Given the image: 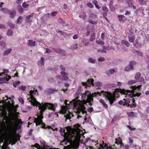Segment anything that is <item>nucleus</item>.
Here are the masks:
<instances>
[{
	"label": "nucleus",
	"mask_w": 149,
	"mask_h": 149,
	"mask_svg": "<svg viewBox=\"0 0 149 149\" xmlns=\"http://www.w3.org/2000/svg\"><path fill=\"white\" fill-rule=\"evenodd\" d=\"M141 85H139L137 86H132L131 87L132 90L131 91L125 90L124 89H120V92L115 91L113 93L102 91H101L100 92H97L92 94L90 91H86L85 93L87 97V100L89 103L93 101V97L95 96L97 97V95L100 96H102L106 100H108L110 104L111 105L115 101V98L118 97L120 96V93L124 95L125 97H134L139 96L141 95V93H136L134 94V93L139 91L141 89Z\"/></svg>",
	"instance_id": "f257e3e1"
},
{
	"label": "nucleus",
	"mask_w": 149,
	"mask_h": 149,
	"mask_svg": "<svg viewBox=\"0 0 149 149\" xmlns=\"http://www.w3.org/2000/svg\"><path fill=\"white\" fill-rule=\"evenodd\" d=\"M34 91L37 92V89L35 90V88H34L33 91L31 90L30 91L29 93L27 95V100L33 106L38 107L39 109L40 110L39 113L37 115V118H35L34 120V122L36 123V125L37 126L39 125L43 124V123L42 120V119L43 118V112L46 109L47 107L49 109L54 111L57 105L55 106L53 104L47 103H42V104L38 102L33 97V95L36 94L34 93Z\"/></svg>",
	"instance_id": "f03ea898"
},
{
	"label": "nucleus",
	"mask_w": 149,
	"mask_h": 149,
	"mask_svg": "<svg viewBox=\"0 0 149 149\" xmlns=\"http://www.w3.org/2000/svg\"><path fill=\"white\" fill-rule=\"evenodd\" d=\"M66 132H65V129L61 128L59 131L61 135L64 137L67 142H69L70 141L76 142L80 140L81 135L80 129L77 127L72 129L68 127L66 128Z\"/></svg>",
	"instance_id": "7ed1b4c3"
},
{
	"label": "nucleus",
	"mask_w": 149,
	"mask_h": 149,
	"mask_svg": "<svg viewBox=\"0 0 149 149\" xmlns=\"http://www.w3.org/2000/svg\"><path fill=\"white\" fill-rule=\"evenodd\" d=\"M17 141V139L13 131H9L6 135L0 133V149H10L8 144H15Z\"/></svg>",
	"instance_id": "20e7f679"
},
{
	"label": "nucleus",
	"mask_w": 149,
	"mask_h": 149,
	"mask_svg": "<svg viewBox=\"0 0 149 149\" xmlns=\"http://www.w3.org/2000/svg\"><path fill=\"white\" fill-rule=\"evenodd\" d=\"M81 99L83 100L80 101L79 100H73L70 102V104L74 106V109L75 112L78 114L77 118L81 117L82 115H86V111L85 110V108L84 105L86 104V101L84 100L86 97L85 93H81L80 95Z\"/></svg>",
	"instance_id": "39448f33"
},
{
	"label": "nucleus",
	"mask_w": 149,
	"mask_h": 149,
	"mask_svg": "<svg viewBox=\"0 0 149 149\" xmlns=\"http://www.w3.org/2000/svg\"><path fill=\"white\" fill-rule=\"evenodd\" d=\"M62 107L63 113H66L64 115V119L65 120V121H66V120H69L70 121V119L71 118V117L74 116V115L72 112H70L69 111H68V112L67 113L65 109L66 107L65 106H62Z\"/></svg>",
	"instance_id": "423d86ee"
},
{
	"label": "nucleus",
	"mask_w": 149,
	"mask_h": 149,
	"mask_svg": "<svg viewBox=\"0 0 149 149\" xmlns=\"http://www.w3.org/2000/svg\"><path fill=\"white\" fill-rule=\"evenodd\" d=\"M134 78L136 80L139 82L142 81H144V79L143 77H141V74L139 72L136 73L135 75Z\"/></svg>",
	"instance_id": "0eeeda50"
},
{
	"label": "nucleus",
	"mask_w": 149,
	"mask_h": 149,
	"mask_svg": "<svg viewBox=\"0 0 149 149\" xmlns=\"http://www.w3.org/2000/svg\"><path fill=\"white\" fill-rule=\"evenodd\" d=\"M93 81L94 80L93 79H88L86 82H82V84L84 86L90 87L92 85H93V84H94L93 83Z\"/></svg>",
	"instance_id": "6e6552de"
},
{
	"label": "nucleus",
	"mask_w": 149,
	"mask_h": 149,
	"mask_svg": "<svg viewBox=\"0 0 149 149\" xmlns=\"http://www.w3.org/2000/svg\"><path fill=\"white\" fill-rule=\"evenodd\" d=\"M102 144H100V146L103 149H114V146H113L111 147L108 146H107L106 143H104L103 141H102Z\"/></svg>",
	"instance_id": "1a4fd4ad"
},
{
	"label": "nucleus",
	"mask_w": 149,
	"mask_h": 149,
	"mask_svg": "<svg viewBox=\"0 0 149 149\" xmlns=\"http://www.w3.org/2000/svg\"><path fill=\"white\" fill-rule=\"evenodd\" d=\"M118 18L120 23H123L127 20L126 18L123 15H118Z\"/></svg>",
	"instance_id": "9d476101"
},
{
	"label": "nucleus",
	"mask_w": 149,
	"mask_h": 149,
	"mask_svg": "<svg viewBox=\"0 0 149 149\" xmlns=\"http://www.w3.org/2000/svg\"><path fill=\"white\" fill-rule=\"evenodd\" d=\"M17 118H16V121L15 124L17 128L19 129L21 127L22 124V121L21 120V119H19L18 118V116H17Z\"/></svg>",
	"instance_id": "9b49d317"
},
{
	"label": "nucleus",
	"mask_w": 149,
	"mask_h": 149,
	"mask_svg": "<svg viewBox=\"0 0 149 149\" xmlns=\"http://www.w3.org/2000/svg\"><path fill=\"white\" fill-rule=\"evenodd\" d=\"M61 73L62 75V80H66L68 79V77L67 73L63 71H61Z\"/></svg>",
	"instance_id": "f8f14e48"
},
{
	"label": "nucleus",
	"mask_w": 149,
	"mask_h": 149,
	"mask_svg": "<svg viewBox=\"0 0 149 149\" xmlns=\"http://www.w3.org/2000/svg\"><path fill=\"white\" fill-rule=\"evenodd\" d=\"M126 2L130 7H132L134 9H136L135 6L132 5L133 0H127Z\"/></svg>",
	"instance_id": "ddd939ff"
},
{
	"label": "nucleus",
	"mask_w": 149,
	"mask_h": 149,
	"mask_svg": "<svg viewBox=\"0 0 149 149\" xmlns=\"http://www.w3.org/2000/svg\"><path fill=\"white\" fill-rule=\"evenodd\" d=\"M29 42L27 43L28 46L31 47H34L36 45V42L35 41H33L32 40H29Z\"/></svg>",
	"instance_id": "4468645a"
},
{
	"label": "nucleus",
	"mask_w": 149,
	"mask_h": 149,
	"mask_svg": "<svg viewBox=\"0 0 149 149\" xmlns=\"http://www.w3.org/2000/svg\"><path fill=\"white\" fill-rule=\"evenodd\" d=\"M133 45L137 48H140L141 47L142 45L141 43L139 42L137 40H136L135 42L133 44Z\"/></svg>",
	"instance_id": "2eb2a0df"
},
{
	"label": "nucleus",
	"mask_w": 149,
	"mask_h": 149,
	"mask_svg": "<svg viewBox=\"0 0 149 149\" xmlns=\"http://www.w3.org/2000/svg\"><path fill=\"white\" fill-rule=\"evenodd\" d=\"M44 58L43 57H41L40 59L38 62V64L40 66L42 65H44Z\"/></svg>",
	"instance_id": "dca6fc26"
},
{
	"label": "nucleus",
	"mask_w": 149,
	"mask_h": 149,
	"mask_svg": "<svg viewBox=\"0 0 149 149\" xmlns=\"http://www.w3.org/2000/svg\"><path fill=\"white\" fill-rule=\"evenodd\" d=\"M102 84V83L98 81L93 84V86L96 88H99L101 87Z\"/></svg>",
	"instance_id": "f3484780"
},
{
	"label": "nucleus",
	"mask_w": 149,
	"mask_h": 149,
	"mask_svg": "<svg viewBox=\"0 0 149 149\" xmlns=\"http://www.w3.org/2000/svg\"><path fill=\"white\" fill-rule=\"evenodd\" d=\"M133 69V67L130 64L127 66L125 68V70L126 71H128L131 70Z\"/></svg>",
	"instance_id": "a211bd4d"
},
{
	"label": "nucleus",
	"mask_w": 149,
	"mask_h": 149,
	"mask_svg": "<svg viewBox=\"0 0 149 149\" xmlns=\"http://www.w3.org/2000/svg\"><path fill=\"white\" fill-rule=\"evenodd\" d=\"M99 102L102 104L103 105V107H104L105 108H107V105L105 103L104 100L102 99H100L99 100Z\"/></svg>",
	"instance_id": "6ab92c4d"
},
{
	"label": "nucleus",
	"mask_w": 149,
	"mask_h": 149,
	"mask_svg": "<svg viewBox=\"0 0 149 149\" xmlns=\"http://www.w3.org/2000/svg\"><path fill=\"white\" fill-rule=\"evenodd\" d=\"M12 49L11 48H9L6 49L5 51L3 53V55L6 56L8 55L12 51Z\"/></svg>",
	"instance_id": "aec40b11"
},
{
	"label": "nucleus",
	"mask_w": 149,
	"mask_h": 149,
	"mask_svg": "<svg viewBox=\"0 0 149 149\" xmlns=\"http://www.w3.org/2000/svg\"><path fill=\"white\" fill-rule=\"evenodd\" d=\"M117 142L119 144L123 146V145L122 144L121 139L120 137L116 139V141L115 142V143L118 144Z\"/></svg>",
	"instance_id": "412c9836"
},
{
	"label": "nucleus",
	"mask_w": 149,
	"mask_h": 149,
	"mask_svg": "<svg viewBox=\"0 0 149 149\" xmlns=\"http://www.w3.org/2000/svg\"><path fill=\"white\" fill-rule=\"evenodd\" d=\"M18 89L19 90H22L23 91H25L26 90V87L25 86H19L17 87Z\"/></svg>",
	"instance_id": "4be33fe9"
},
{
	"label": "nucleus",
	"mask_w": 149,
	"mask_h": 149,
	"mask_svg": "<svg viewBox=\"0 0 149 149\" xmlns=\"http://www.w3.org/2000/svg\"><path fill=\"white\" fill-rule=\"evenodd\" d=\"M1 12L4 13H9L10 10L6 8H3L1 9Z\"/></svg>",
	"instance_id": "5701e85b"
},
{
	"label": "nucleus",
	"mask_w": 149,
	"mask_h": 149,
	"mask_svg": "<svg viewBox=\"0 0 149 149\" xmlns=\"http://www.w3.org/2000/svg\"><path fill=\"white\" fill-rule=\"evenodd\" d=\"M128 38L129 40V41L130 42H133L135 40V38L134 36H128Z\"/></svg>",
	"instance_id": "b1692460"
},
{
	"label": "nucleus",
	"mask_w": 149,
	"mask_h": 149,
	"mask_svg": "<svg viewBox=\"0 0 149 149\" xmlns=\"http://www.w3.org/2000/svg\"><path fill=\"white\" fill-rule=\"evenodd\" d=\"M17 9L19 13H22L23 11V9L21 6H18L17 7Z\"/></svg>",
	"instance_id": "393cba45"
},
{
	"label": "nucleus",
	"mask_w": 149,
	"mask_h": 149,
	"mask_svg": "<svg viewBox=\"0 0 149 149\" xmlns=\"http://www.w3.org/2000/svg\"><path fill=\"white\" fill-rule=\"evenodd\" d=\"M88 61L92 63H95L96 61V59L91 58H89L88 59Z\"/></svg>",
	"instance_id": "a878e982"
},
{
	"label": "nucleus",
	"mask_w": 149,
	"mask_h": 149,
	"mask_svg": "<svg viewBox=\"0 0 149 149\" xmlns=\"http://www.w3.org/2000/svg\"><path fill=\"white\" fill-rule=\"evenodd\" d=\"M122 44L125 45L127 47H129L130 45V44L129 42L125 40H122L121 41Z\"/></svg>",
	"instance_id": "bb28decb"
},
{
	"label": "nucleus",
	"mask_w": 149,
	"mask_h": 149,
	"mask_svg": "<svg viewBox=\"0 0 149 149\" xmlns=\"http://www.w3.org/2000/svg\"><path fill=\"white\" fill-rule=\"evenodd\" d=\"M95 33H94L93 35H91V37L90 38V41L91 42H93L95 40Z\"/></svg>",
	"instance_id": "cd10ccee"
},
{
	"label": "nucleus",
	"mask_w": 149,
	"mask_h": 149,
	"mask_svg": "<svg viewBox=\"0 0 149 149\" xmlns=\"http://www.w3.org/2000/svg\"><path fill=\"white\" fill-rule=\"evenodd\" d=\"M20 83V82L19 81H16L13 83V85L14 87H16L18 86Z\"/></svg>",
	"instance_id": "c85d7f7f"
},
{
	"label": "nucleus",
	"mask_w": 149,
	"mask_h": 149,
	"mask_svg": "<svg viewBox=\"0 0 149 149\" xmlns=\"http://www.w3.org/2000/svg\"><path fill=\"white\" fill-rule=\"evenodd\" d=\"M3 72L1 73L0 72V76H3V75H6L4 74V73H8V69H4L3 70Z\"/></svg>",
	"instance_id": "c756f323"
},
{
	"label": "nucleus",
	"mask_w": 149,
	"mask_h": 149,
	"mask_svg": "<svg viewBox=\"0 0 149 149\" xmlns=\"http://www.w3.org/2000/svg\"><path fill=\"white\" fill-rule=\"evenodd\" d=\"M136 81H137L136 80H131L128 81V84L129 85H131L132 84L136 83Z\"/></svg>",
	"instance_id": "7c9ffc66"
},
{
	"label": "nucleus",
	"mask_w": 149,
	"mask_h": 149,
	"mask_svg": "<svg viewBox=\"0 0 149 149\" xmlns=\"http://www.w3.org/2000/svg\"><path fill=\"white\" fill-rule=\"evenodd\" d=\"M115 72V71L112 69L109 70L107 72V74L108 75H110L113 74Z\"/></svg>",
	"instance_id": "2f4dec72"
},
{
	"label": "nucleus",
	"mask_w": 149,
	"mask_h": 149,
	"mask_svg": "<svg viewBox=\"0 0 149 149\" xmlns=\"http://www.w3.org/2000/svg\"><path fill=\"white\" fill-rule=\"evenodd\" d=\"M88 22L90 24L93 25H96L97 22L95 21H93L92 19H89L88 20Z\"/></svg>",
	"instance_id": "473e14b6"
},
{
	"label": "nucleus",
	"mask_w": 149,
	"mask_h": 149,
	"mask_svg": "<svg viewBox=\"0 0 149 149\" xmlns=\"http://www.w3.org/2000/svg\"><path fill=\"white\" fill-rule=\"evenodd\" d=\"M7 35L8 36H11L13 34V31L11 29H9L7 31Z\"/></svg>",
	"instance_id": "72a5a7b5"
},
{
	"label": "nucleus",
	"mask_w": 149,
	"mask_h": 149,
	"mask_svg": "<svg viewBox=\"0 0 149 149\" xmlns=\"http://www.w3.org/2000/svg\"><path fill=\"white\" fill-rule=\"evenodd\" d=\"M22 21V17L21 16L19 17L17 19V23L20 24Z\"/></svg>",
	"instance_id": "f704fd0d"
},
{
	"label": "nucleus",
	"mask_w": 149,
	"mask_h": 149,
	"mask_svg": "<svg viewBox=\"0 0 149 149\" xmlns=\"http://www.w3.org/2000/svg\"><path fill=\"white\" fill-rule=\"evenodd\" d=\"M11 78V77L10 76H8V77L7 75H6V77H5L4 78H0V81H1L2 80V79H5L7 81H8L9 79H10Z\"/></svg>",
	"instance_id": "c9c22d12"
},
{
	"label": "nucleus",
	"mask_w": 149,
	"mask_h": 149,
	"mask_svg": "<svg viewBox=\"0 0 149 149\" xmlns=\"http://www.w3.org/2000/svg\"><path fill=\"white\" fill-rule=\"evenodd\" d=\"M15 12H12L10 11V12H9V14H10V15H11V17L12 18H13L15 15Z\"/></svg>",
	"instance_id": "e433bc0d"
},
{
	"label": "nucleus",
	"mask_w": 149,
	"mask_h": 149,
	"mask_svg": "<svg viewBox=\"0 0 149 149\" xmlns=\"http://www.w3.org/2000/svg\"><path fill=\"white\" fill-rule=\"evenodd\" d=\"M33 16L32 15H29L28 16H27L26 17V20L27 22H31L32 20L30 19V18L31 17H32Z\"/></svg>",
	"instance_id": "4c0bfd02"
},
{
	"label": "nucleus",
	"mask_w": 149,
	"mask_h": 149,
	"mask_svg": "<svg viewBox=\"0 0 149 149\" xmlns=\"http://www.w3.org/2000/svg\"><path fill=\"white\" fill-rule=\"evenodd\" d=\"M130 107L131 108L135 107L136 106V103L134 101H133L132 103L130 105Z\"/></svg>",
	"instance_id": "58836bf2"
},
{
	"label": "nucleus",
	"mask_w": 149,
	"mask_h": 149,
	"mask_svg": "<svg viewBox=\"0 0 149 149\" xmlns=\"http://www.w3.org/2000/svg\"><path fill=\"white\" fill-rule=\"evenodd\" d=\"M96 42L97 44L101 45H103L104 44L103 41L100 40H96Z\"/></svg>",
	"instance_id": "ea45409f"
},
{
	"label": "nucleus",
	"mask_w": 149,
	"mask_h": 149,
	"mask_svg": "<svg viewBox=\"0 0 149 149\" xmlns=\"http://www.w3.org/2000/svg\"><path fill=\"white\" fill-rule=\"evenodd\" d=\"M130 64L132 67H133L136 64V62L134 61H131L130 63Z\"/></svg>",
	"instance_id": "a19ab883"
},
{
	"label": "nucleus",
	"mask_w": 149,
	"mask_h": 149,
	"mask_svg": "<svg viewBox=\"0 0 149 149\" xmlns=\"http://www.w3.org/2000/svg\"><path fill=\"white\" fill-rule=\"evenodd\" d=\"M19 102L22 104H23L24 102V101L23 99L21 97H19L18 98Z\"/></svg>",
	"instance_id": "79ce46f5"
},
{
	"label": "nucleus",
	"mask_w": 149,
	"mask_h": 149,
	"mask_svg": "<svg viewBox=\"0 0 149 149\" xmlns=\"http://www.w3.org/2000/svg\"><path fill=\"white\" fill-rule=\"evenodd\" d=\"M8 24L12 28H13L14 27V25L11 22H9L8 23Z\"/></svg>",
	"instance_id": "37998d69"
},
{
	"label": "nucleus",
	"mask_w": 149,
	"mask_h": 149,
	"mask_svg": "<svg viewBox=\"0 0 149 149\" xmlns=\"http://www.w3.org/2000/svg\"><path fill=\"white\" fill-rule=\"evenodd\" d=\"M22 6L23 8H26L29 6V4H26V3L25 2H24L23 3Z\"/></svg>",
	"instance_id": "c03bdc74"
},
{
	"label": "nucleus",
	"mask_w": 149,
	"mask_h": 149,
	"mask_svg": "<svg viewBox=\"0 0 149 149\" xmlns=\"http://www.w3.org/2000/svg\"><path fill=\"white\" fill-rule=\"evenodd\" d=\"M71 48L72 49H76L78 48L77 45V44L74 45H73L71 47Z\"/></svg>",
	"instance_id": "a18cd8bd"
},
{
	"label": "nucleus",
	"mask_w": 149,
	"mask_h": 149,
	"mask_svg": "<svg viewBox=\"0 0 149 149\" xmlns=\"http://www.w3.org/2000/svg\"><path fill=\"white\" fill-rule=\"evenodd\" d=\"M0 44L3 47H5L6 46L5 43L3 42H0Z\"/></svg>",
	"instance_id": "49530a36"
},
{
	"label": "nucleus",
	"mask_w": 149,
	"mask_h": 149,
	"mask_svg": "<svg viewBox=\"0 0 149 149\" xmlns=\"http://www.w3.org/2000/svg\"><path fill=\"white\" fill-rule=\"evenodd\" d=\"M105 60V59L103 57H101L98 59V61L99 62H102Z\"/></svg>",
	"instance_id": "de8ad7c7"
},
{
	"label": "nucleus",
	"mask_w": 149,
	"mask_h": 149,
	"mask_svg": "<svg viewBox=\"0 0 149 149\" xmlns=\"http://www.w3.org/2000/svg\"><path fill=\"white\" fill-rule=\"evenodd\" d=\"M118 103L120 105H124L125 104V101L124 100H120L118 102Z\"/></svg>",
	"instance_id": "09e8293b"
},
{
	"label": "nucleus",
	"mask_w": 149,
	"mask_h": 149,
	"mask_svg": "<svg viewBox=\"0 0 149 149\" xmlns=\"http://www.w3.org/2000/svg\"><path fill=\"white\" fill-rule=\"evenodd\" d=\"M87 5L90 8H93V5L90 3H87Z\"/></svg>",
	"instance_id": "8fccbe9b"
},
{
	"label": "nucleus",
	"mask_w": 149,
	"mask_h": 149,
	"mask_svg": "<svg viewBox=\"0 0 149 149\" xmlns=\"http://www.w3.org/2000/svg\"><path fill=\"white\" fill-rule=\"evenodd\" d=\"M102 10L103 11L105 12H107L108 11V9L105 6H103L102 7Z\"/></svg>",
	"instance_id": "3c124183"
},
{
	"label": "nucleus",
	"mask_w": 149,
	"mask_h": 149,
	"mask_svg": "<svg viewBox=\"0 0 149 149\" xmlns=\"http://www.w3.org/2000/svg\"><path fill=\"white\" fill-rule=\"evenodd\" d=\"M123 100H124V101H125V103H126L128 104V103L129 102H130L129 99H128V98H126V99H123Z\"/></svg>",
	"instance_id": "603ef678"
},
{
	"label": "nucleus",
	"mask_w": 149,
	"mask_h": 149,
	"mask_svg": "<svg viewBox=\"0 0 149 149\" xmlns=\"http://www.w3.org/2000/svg\"><path fill=\"white\" fill-rule=\"evenodd\" d=\"M128 116L130 117H132L134 116L133 113L132 112H130L127 113Z\"/></svg>",
	"instance_id": "864d4df0"
},
{
	"label": "nucleus",
	"mask_w": 149,
	"mask_h": 149,
	"mask_svg": "<svg viewBox=\"0 0 149 149\" xmlns=\"http://www.w3.org/2000/svg\"><path fill=\"white\" fill-rule=\"evenodd\" d=\"M60 68L61 70H62L61 71L64 72L65 70V68L63 67L62 65H61L60 66Z\"/></svg>",
	"instance_id": "5fc2aeb1"
},
{
	"label": "nucleus",
	"mask_w": 149,
	"mask_h": 149,
	"mask_svg": "<svg viewBox=\"0 0 149 149\" xmlns=\"http://www.w3.org/2000/svg\"><path fill=\"white\" fill-rule=\"evenodd\" d=\"M137 55L138 56L142 57L143 56V53L139 51Z\"/></svg>",
	"instance_id": "6e6d98bb"
},
{
	"label": "nucleus",
	"mask_w": 149,
	"mask_h": 149,
	"mask_svg": "<svg viewBox=\"0 0 149 149\" xmlns=\"http://www.w3.org/2000/svg\"><path fill=\"white\" fill-rule=\"evenodd\" d=\"M96 17V15L93 14H91L90 16V17L92 18H95Z\"/></svg>",
	"instance_id": "4d7b16f0"
},
{
	"label": "nucleus",
	"mask_w": 149,
	"mask_h": 149,
	"mask_svg": "<svg viewBox=\"0 0 149 149\" xmlns=\"http://www.w3.org/2000/svg\"><path fill=\"white\" fill-rule=\"evenodd\" d=\"M122 83L120 82H118L117 83V84H115L114 86L115 87L116 86H121L122 85Z\"/></svg>",
	"instance_id": "13d9d810"
},
{
	"label": "nucleus",
	"mask_w": 149,
	"mask_h": 149,
	"mask_svg": "<svg viewBox=\"0 0 149 149\" xmlns=\"http://www.w3.org/2000/svg\"><path fill=\"white\" fill-rule=\"evenodd\" d=\"M88 111L90 112H91L93 111V109L92 107H90L88 109Z\"/></svg>",
	"instance_id": "bf43d9fd"
},
{
	"label": "nucleus",
	"mask_w": 149,
	"mask_h": 149,
	"mask_svg": "<svg viewBox=\"0 0 149 149\" xmlns=\"http://www.w3.org/2000/svg\"><path fill=\"white\" fill-rule=\"evenodd\" d=\"M110 10H111L112 11H115V8L113 7L112 6H110Z\"/></svg>",
	"instance_id": "052dcab7"
},
{
	"label": "nucleus",
	"mask_w": 149,
	"mask_h": 149,
	"mask_svg": "<svg viewBox=\"0 0 149 149\" xmlns=\"http://www.w3.org/2000/svg\"><path fill=\"white\" fill-rule=\"evenodd\" d=\"M32 147H35L37 148V149H38V147H39V145L38 144L36 143L35 144L34 146L32 145Z\"/></svg>",
	"instance_id": "680f3d73"
},
{
	"label": "nucleus",
	"mask_w": 149,
	"mask_h": 149,
	"mask_svg": "<svg viewBox=\"0 0 149 149\" xmlns=\"http://www.w3.org/2000/svg\"><path fill=\"white\" fill-rule=\"evenodd\" d=\"M130 12L127 10H126L125 13V15H129L130 14Z\"/></svg>",
	"instance_id": "e2e57ef3"
},
{
	"label": "nucleus",
	"mask_w": 149,
	"mask_h": 149,
	"mask_svg": "<svg viewBox=\"0 0 149 149\" xmlns=\"http://www.w3.org/2000/svg\"><path fill=\"white\" fill-rule=\"evenodd\" d=\"M57 13L56 12H54L52 13V15L53 16H55L57 14Z\"/></svg>",
	"instance_id": "0e129e2a"
},
{
	"label": "nucleus",
	"mask_w": 149,
	"mask_h": 149,
	"mask_svg": "<svg viewBox=\"0 0 149 149\" xmlns=\"http://www.w3.org/2000/svg\"><path fill=\"white\" fill-rule=\"evenodd\" d=\"M82 41L85 44V46H86L87 45V43L86 42H84V41H86V40L85 39H82Z\"/></svg>",
	"instance_id": "69168bd1"
},
{
	"label": "nucleus",
	"mask_w": 149,
	"mask_h": 149,
	"mask_svg": "<svg viewBox=\"0 0 149 149\" xmlns=\"http://www.w3.org/2000/svg\"><path fill=\"white\" fill-rule=\"evenodd\" d=\"M101 38L102 40H104V33H102L101 36Z\"/></svg>",
	"instance_id": "338daca9"
},
{
	"label": "nucleus",
	"mask_w": 149,
	"mask_h": 149,
	"mask_svg": "<svg viewBox=\"0 0 149 149\" xmlns=\"http://www.w3.org/2000/svg\"><path fill=\"white\" fill-rule=\"evenodd\" d=\"M78 36L77 35H75L73 36V38L74 39H76L78 38Z\"/></svg>",
	"instance_id": "774afa93"
}]
</instances>
